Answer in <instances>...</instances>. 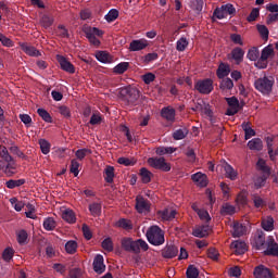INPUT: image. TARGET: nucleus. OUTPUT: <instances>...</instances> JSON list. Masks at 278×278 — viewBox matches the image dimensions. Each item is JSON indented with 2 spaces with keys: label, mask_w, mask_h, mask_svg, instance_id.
I'll return each instance as SVG.
<instances>
[{
  "label": "nucleus",
  "mask_w": 278,
  "mask_h": 278,
  "mask_svg": "<svg viewBox=\"0 0 278 278\" xmlns=\"http://www.w3.org/2000/svg\"><path fill=\"white\" fill-rule=\"evenodd\" d=\"M148 242H150L153 247H162L166 239L164 238V230L160 228V226H151L148 228L146 233Z\"/></svg>",
  "instance_id": "1"
},
{
  "label": "nucleus",
  "mask_w": 278,
  "mask_h": 278,
  "mask_svg": "<svg viewBox=\"0 0 278 278\" xmlns=\"http://www.w3.org/2000/svg\"><path fill=\"white\" fill-rule=\"evenodd\" d=\"M274 86L275 78L273 76H264L263 78H257L254 81V88L262 94H270V92H273Z\"/></svg>",
  "instance_id": "2"
},
{
  "label": "nucleus",
  "mask_w": 278,
  "mask_h": 278,
  "mask_svg": "<svg viewBox=\"0 0 278 278\" xmlns=\"http://www.w3.org/2000/svg\"><path fill=\"white\" fill-rule=\"evenodd\" d=\"M118 96L122 101H127V103H135L140 99V90L136 87L127 86L119 88Z\"/></svg>",
  "instance_id": "3"
},
{
  "label": "nucleus",
  "mask_w": 278,
  "mask_h": 278,
  "mask_svg": "<svg viewBox=\"0 0 278 278\" xmlns=\"http://www.w3.org/2000/svg\"><path fill=\"white\" fill-rule=\"evenodd\" d=\"M83 31L86 38L89 40L90 45H93V47L101 46V40H99V38L103 37V30L97 27L84 26Z\"/></svg>",
  "instance_id": "4"
},
{
  "label": "nucleus",
  "mask_w": 278,
  "mask_h": 278,
  "mask_svg": "<svg viewBox=\"0 0 278 278\" xmlns=\"http://www.w3.org/2000/svg\"><path fill=\"white\" fill-rule=\"evenodd\" d=\"M148 164L152 168L162 170L163 173H169L170 170V164L166 163V159L164 157H150L148 159Z\"/></svg>",
  "instance_id": "5"
},
{
  "label": "nucleus",
  "mask_w": 278,
  "mask_h": 278,
  "mask_svg": "<svg viewBox=\"0 0 278 278\" xmlns=\"http://www.w3.org/2000/svg\"><path fill=\"white\" fill-rule=\"evenodd\" d=\"M194 88L200 92V94H210L212 90H214V81L211 78L198 80Z\"/></svg>",
  "instance_id": "6"
},
{
  "label": "nucleus",
  "mask_w": 278,
  "mask_h": 278,
  "mask_svg": "<svg viewBox=\"0 0 278 278\" xmlns=\"http://www.w3.org/2000/svg\"><path fill=\"white\" fill-rule=\"evenodd\" d=\"M164 260H173L179 255V249L175 244H166L161 251Z\"/></svg>",
  "instance_id": "7"
},
{
  "label": "nucleus",
  "mask_w": 278,
  "mask_h": 278,
  "mask_svg": "<svg viewBox=\"0 0 278 278\" xmlns=\"http://www.w3.org/2000/svg\"><path fill=\"white\" fill-rule=\"evenodd\" d=\"M136 210L139 214H147V212L151 211V203L149 202V200L144 199L142 195H137Z\"/></svg>",
  "instance_id": "8"
},
{
  "label": "nucleus",
  "mask_w": 278,
  "mask_h": 278,
  "mask_svg": "<svg viewBox=\"0 0 278 278\" xmlns=\"http://www.w3.org/2000/svg\"><path fill=\"white\" fill-rule=\"evenodd\" d=\"M147 47H149V40H147L146 38L134 39L132 41H130L128 50L130 52L144 51Z\"/></svg>",
  "instance_id": "9"
},
{
  "label": "nucleus",
  "mask_w": 278,
  "mask_h": 278,
  "mask_svg": "<svg viewBox=\"0 0 278 278\" xmlns=\"http://www.w3.org/2000/svg\"><path fill=\"white\" fill-rule=\"evenodd\" d=\"M122 248L128 253H135V255L139 253L137 240L134 241L131 238L122 239Z\"/></svg>",
  "instance_id": "10"
},
{
  "label": "nucleus",
  "mask_w": 278,
  "mask_h": 278,
  "mask_svg": "<svg viewBox=\"0 0 278 278\" xmlns=\"http://www.w3.org/2000/svg\"><path fill=\"white\" fill-rule=\"evenodd\" d=\"M264 255H270L273 257H278V243L275 242V239L269 238L266 241V250L264 251Z\"/></svg>",
  "instance_id": "11"
},
{
  "label": "nucleus",
  "mask_w": 278,
  "mask_h": 278,
  "mask_svg": "<svg viewBox=\"0 0 278 278\" xmlns=\"http://www.w3.org/2000/svg\"><path fill=\"white\" fill-rule=\"evenodd\" d=\"M56 60L62 71H65V73H71L72 75L75 73V65L67 61L65 56L58 54Z\"/></svg>",
  "instance_id": "12"
},
{
  "label": "nucleus",
  "mask_w": 278,
  "mask_h": 278,
  "mask_svg": "<svg viewBox=\"0 0 278 278\" xmlns=\"http://www.w3.org/2000/svg\"><path fill=\"white\" fill-rule=\"evenodd\" d=\"M255 278H273V273L264 265H258L253 273Z\"/></svg>",
  "instance_id": "13"
},
{
  "label": "nucleus",
  "mask_w": 278,
  "mask_h": 278,
  "mask_svg": "<svg viewBox=\"0 0 278 278\" xmlns=\"http://www.w3.org/2000/svg\"><path fill=\"white\" fill-rule=\"evenodd\" d=\"M93 270L98 275L105 273V264L103 263V255L98 254L93 260Z\"/></svg>",
  "instance_id": "14"
},
{
  "label": "nucleus",
  "mask_w": 278,
  "mask_h": 278,
  "mask_svg": "<svg viewBox=\"0 0 278 278\" xmlns=\"http://www.w3.org/2000/svg\"><path fill=\"white\" fill-rule=\"evenodd\" d=\"M161 116L162 118H165V121H168V123H175V116H176L175 109L172 106L163 108L161 110Z\"/></svg>",
  "instance_id": "15"
},
{
  "label": "nucleus",
  "mask_w": 278,
  "mask_h": 278,
  "mask_svg": "<svg viewBox=\"0 0 278 278\" xmlns=\"http://www.w3.org/2000/svg\"><path fill=\"white\" fill-rule=\"evenodd\" d=\"M21 49L24 51V53H26V55H30V58H40V55H42L40 51L36 49V47L27 43H22Z\"/></svg>",
  "instance_id": "16"
},
{
  "label": "nucleus",
  "mask_w": 278,
  "mask_h": 278,
  "mask_svg": "<svg viewBox=\"0 0 278 278\" xmlns=\"http://www.w3.org/2000/svg\"><path fill=\"white\" fill-rule=\"evenodd\" d=\"M230 247L236 255H244L247 253V243L244 241H233Z\"/></svg>",
  "instance_id": "17"
},
{
  "label": "nucleus",
  "mask_w": 278,
  "mask_h": 278,
  "mask_svg": "<svg viewBox=\"0 0 278 278\" xmlns=\"http://www.w3.org/2000/svg\"><path fill=\"white\" fill-rule=\"evenodd\" d=\"M192 181L198 184L201 188H205L207 186V175L198 172L191 176Z\"/></svg>",
  "instance_id": "18"
},
{
  "label": "nucleus",
  "mask_w": 278,
  "mask_h": 278,
  "mask_svg": "<svg viewBox=\"0 0 278 278\" xmlns=\"http://www.w3.org/2000/svg\"><path fill=\"white\" fill-rule=\"evenodd\" d=\"M250 151H262L264 149V142L260 138H253L248 142Z\"/></svg>",
  "instance_id": "19"
},
{
  "label": "nucleus",
  "mask_w": 278,
  "mask_h": 278,
  "mask_svg": "<svg viewBox=\"0 0 278 278\" xmlns=\"http://www.w3.org/2000/svg\"><path fill=\"white\" fill-rule=\"evenodd\" d=\"M266 236L263 232H260L255 238H254V244L257 251H262L266 249Z\"/></svg>",
  "instance_id": "20"
},
{
  "label": "nucleus",
  "mask_w": 278,
  "mask_h": 278,
  "mask_svg": "<svg viewBox=\"0 0 278 278\" xmlns=\"http://www.w3.org/2000/svg\"><path fill=\"white\" fill-rule=\"evenodd\" d=\"M247 231V227H244L242 224L235 222L232 226V237L233 238H240L241 236H244V232Z\"/></svg>",
  "instance_id": "21"
},
{
  "label": "nucleus",
  "mask_w": 278,
  "mask_h": 278,
  "mask_svg": "<svg viewBox=\"0 0 278 278\" xmlns=\"http://www.w3.org/2000/svg\"><path fill=\"white\" fill-rule=\"evenodd\" d=\"M231 55H232V60H235L237 64H240L244 60V50H242V48L240 47H237L232 49Z\"/></svg>",
  "instance_id": "22"
},
{
  "label": "nucleus",
  "mask_w": 278,
  "mask_h": 278,
  "mask_svg": "<svg viewBox=\"0 0 278 278\" xmlns=\"http://www.w3.org/2000/svg\"><path fill=\"white\" fill-rule=\"evenodd\" d=\"M241 127L244 131V138L245 140H251V138H253V136H255V129L251 128V123L250 122H243L241 124Z\"/></svg>",
  "instance_id": "23"
},
{
  "label": "nucleus",
  "mask_w": 278,
  "mask_h": 278,
  "mask_svg": "<svg viewBox=\"0 0 278 278\" xmlns=\"http://www.w3.org/2000/svg\"><path fill=\"white\" fill-rule=\"evenodd\" d=\"M229 73H231V68L229 67V65H227L225 63L219 64V66L217 68L218 79H225V77H227V75H229Z\"/></svg>",
  "instance_id": "24"
},
{
  "label": "nucleus",
  "mask_w": 278,
  "mask_h": 278,
  "mask_svg": "<svg viewBox=\"0 0 278 278\" xmlns=\"http://www.w3.org/2000/svg\"><path fill=\"white\" fill-rule=\"evenodd\" d=\"M104 181L106 184H114V166L106 165L104 168Z\"/></svg>",
  "instance_id": "25"
},
{
  "label": "nucleus",
  "mask_w": 278,
  "mask_h": 278,
  "mask_svg": "<svg viewBox=\"0 0 278 278\" xmlns=\"http://www.w3.org/2000/svg\"><path fill=\"white\" fill-rule=\"evenodd\" d=\"M62 218L63 220L70 223L71 225L77 222V217L75 216V212H73V210H65L62 213Z\"/></svg>",
  "instance_id": "26"
},
{
  "label": "nucleus",
  "mask_w": 278,
  "mask_h": 278,
  "mask_svg": "<svg viewBox=\"0 0 278 278\" xmlns=\"http://www.w3.org/2000/svg\"><path fill=\"white\" fill-rule=\"evenodd\" d=\"M55 227H58V223H55L53 217H47L43 219V229H46V231H53Z\"/></svg>",
  "instance_id": "27"
},
{
  "label": "nucleus",
  "mask_w": 278,
  "mask_h": 278,
  "mask_svg": "<svg viewBox=\"0 0 278 278\" xmlns=\"http://www.w3.org/2000/svg\"><path fill=\"white\" fill-rule=\"evenodd\" d=\"M139 175L141 177L142 184H151V177H153V174L149 172V169L142 167L139 172Z\"/></svg>",
  "instance_id": "28"
},
{
  "label": "nucleus",
  "mask_w": 278,
  "mask_h": 278,
  "mask_svg": "<svg viewBox=\"0 0 278 278\" xmlns=\"http://www.w3.org/2000/svg\"><path fill=\"white\" fill-rule=\"evenodd\" d=\"M207 229H210V226H200L193 229L192 236L194 238H205L207 236Z\"/></svg>",
  "instance_id": "29"
},
{
  "label": "nucleus",
  "mask_w": 278,
  "mask_h": 278,
  "mask_svg": "<svg viewBox=\"0 0 278 278\" xmlns=\"http://www.w3.org/2000/svg\"><path fill=\"white\" fill-rule=\"evenodd\" d=\"M116 226L121 229H125L126 231H131V229H134V224L131 223V220L125 218H121L117 222Z\"/></svg>",
  "instance_id": "30"
},
{
  "label": "nucleus",
  "mask_w": 278,
  "mask_h": 278,
  "mask_svg": "<svg viewBox=\"0 0 278 278\" xmlns=\"http://www.w3.org/2000/svg\"><path fill=\"white\" fill-rule=\"evenodd\" d=\"M177 151V148L173 147H159L156 148V155H172V153H175Z\"/></svg>",
  "instance_id": "31"
},
{
  "label": "nucleus",
  "mask_w": 278,
  "mask_h": 278,
  "mask_svg": "<svg viewBox=\"0 0 278 278\" xmlns=\"http://www.w3.org/2000/svg\"><path fill=\"white\" fill-rule=\"evenodd\" d=\"M224 170L226 173V177L228 179H231V181H236V178L238 177V173H236V169L229 164H226L224 166Z\"/></svg>",
  "instance_id": "32"
},
{
  "label": "nucleus",
  "mask_w": 278,
  "mask_h": 278,
  "mask_svg": "<svg viewBox=\"0 0 278 278\" xmlns=\"http://www.w3.org/2000/svg\"><path fill=\"white\" fill-rule=\"evenodd\" d=\"M16 238H17L18 244L23 245V244H27V238H29V235L27 233V230L21 229L16 231Z\"/></svg>",
  "instance_id": "33"
},
{
  "label": "nucleus",
  "mask_w": 278,
  "mask_h": 278,
  "mask_svg": "<svg viewBox=\"0 0 278 278\" xmlns=\"http://www.w3.org/2000/svg\"><path fill=\"white\" fill-rule=\"evenodd\" d=\"M262 227L264 231H273V229H275V219H273V217H267L263 219Z\"/></svg>",
  "instance_id": "34"
},
{
  "label": "nucleus",
  "mask_w": 278,
  "mask_h": 278,
  "mask_svg": "<svg viewBox=\"0 0 278 278\" xmlns=\"http://www.w3.org/2000/svg\"><path fill=\"white\" fill-rule=\"evenodd\" d=\"M175 216H177V211L175 210L166 208L161 212V218H163V220H173Z\"/></svg>",
  "instance_id": "35"
},
{
  "label": "nucleus",
  "mask_w": 278,
  "mask_h": 278,
  "mask_svg": "<svg viewBox=\"0 0 278 278\" xmlns=\"http://www.w3.org/2000/svg\"><path fill=\"white\" fill-rule=\"evenodd\" d=\"M222 216H231L236 214V207L231 204H224L220 208Z\"/></svg>",
  "instance_id": "36"
},
{
  "label": "nucleus",
  "mask_w": 278,
  "mask_h": 278,
  "mask_svg": "<svg viewBox=\"0 0 278 278\" xmlns=\"http://www.w3.org/2000/svg\"><path fill=\"white\" fill-rule=\"evenodd\" d=\"M189 134L188 128H179L173 132L174 140H184Z\"/></svg>",
  "instance_id": "37"
},
{
  "label": "nucleus",
  "mask_w": 278,
  "mask_h": 278,
  "mask_svg": "<svg viewBox=\"0 0 278 278\" xmlns=\"http://www.w3.org/2000/svg\"><path fill=\"white\" fill-rule=\"evenodd\" d=\"M53 16L50 15H42L40 18V25L43 27V29H49L53 25Z\"/></svg>",
  "instance_id": "38"
},
{
  "label": "nucleus",
  "mask_w": 278,
  "mask_h": 278,
  "mask_svg": "<svg viewBox=\"0 0 278 278\" xmlns=\"http://www.w3.org/2000/svg\"><path fill=\"white\" fill-rule=\"evenodd\" d=\"M274 53V49H273V46H267L265 47L262 52H261V62H265L267 61L268 62V58H270V55H273Z\"/></svg>",
  "instance_id": "39"
},
{
  "label": "nucleus",
  "mask_w": 278,
  "mask_h": 278,
  "mask_svg": "<svg viewBox=\"0 0 278 278\" xmlns=\"http://www.w3.org/2000/svg\"><path fill=\"white\" fill-rule=\"evenodd\" d=\"M39 146L43 155H49V153H51V143H49L47 139H39Z\"/></svg>",
  "instance_id": "40"
},
{
  "label": "nucleus",
  "mask_w": 278,
  "mask_h": 278,
  "mask_svg": "<svg viewBox=\"0 0 278 278\" xmlns=\"http://www.w3.org/2000/svg\"><path fill=\"white\" fill-rule=\"evenodd\" d=\"M65 251L70 255H74V253H77V243L75 240H70L65 243Z\"/></svg>",
  "instance_id": "41"
},
{
  "label": "nucleus",
  "mask_w": 278,
  "mask_h": 278,
  "mask_svg": "<svg viewBox=\"0 0 278 278\" xmlns=\"http://www.w3.org/2000/svg\"><path fill=\"white\" fill-rule=\"evenodd\" d=\"M91 216H101V203L93 202L89 205Z\"/></svg>",
  "instance_id": "42"
},
{
  "label": "nucleus",
  "mask_w": 278,
  "mask_h": 278,
  "mask_svg": "<svg viewBox=\"0 0 278 278\" xmlns=\"http://www.w3.org/2000/svg\"><path fill=\"white\" fill-rule=\"evenodd\" d=\"M96 59L98 60V62H102V64H108V62H110V53L105 52V51H99L96 53Z\"/></svg>",
  "instance_id": "43"
},
{
  "label": "nucleus",
  "mask_w": 278,
  "mask_h": 278,
  "mask_svg": "<svg viewBox=\"0 0 278 278\" xmlns=\"http://www.w3.org/2000/svg\"><path fill=\"white\" fill-rule=\"evenodd\" d=\"M129 68V63L127 62H122V63H118L113 72L116 74V75H123V73H125L127 70Z\"/></svg>",
  "instance_id": "44"
},
{
  "label": "nucleus",
  "mask_w": 278,
  "mask_h": 278,
  "mask_svg": "<svg viewBox=\"0 0 278 278\" xmlns=\"http://www.w3.org/2000/svg\"><path fill=\"white\" fill-rule=\"evenodd\" d=\"M257 31L263 40H268V36L270 31L268 30V27L266 25H256Z\"/></svg>",
  "instance_id": "45"
},
{
  "label": "nucleus",
  "mask_w": 278,
  "mask_h": 278,
  "mask_svg": "<svg viewBox=\"0 0 278 278\" xmlns=\"http://www.w3.org/2000/svg\"><path fill=\"white\" fill-rule=\"evenodd\" d=\"M220 90L233 89V80L231 78H223L219 85Z\"/></svg>",
  "instance_id": "46"
},
{
  "label": "nucleus",
  "mask_w": 278,
  "mask_h": 278,
  "mask_svg": "<svg viewBox=\"0 0 278 278\" xmlns=\"http://www.w3.org/2000/svg\"><path fill=\"white\" fill-rule=\"evenodd\" d=\"M189 5L194 12L199 13L203 11V0H190Z\"/></svg>",
  "instance_id": "47"
},
{
  "label": "nucleus",
  "mask_w": 278,
  "mask_h": 278,
  "mask_svg": "<svg viewBox=\"0 0 278 278\" xmlns=\"http://www.w3.org/2000/svg\"><path fill=\"white\" fill-rule=\"evenodd\" d=\"M106 23H114L118 18V10L111 9L109 13L104 16Z\"/></svg>",
  "instance_id": "48"
},
{
  "label": "nucleus",
  "mask_w": 278,
  "mask_h": 278,
  "mask_svg": "<svg viewBox=\"0 0 278 278\" xmlns=\"http://www.w3.org/2000/svg\"><path fill=\"white\" fill-rule=\"evenodd\" d=\"M79 162L76 159H73L71 161V165H70V173H72L74 175V177H78L79 175Z\"/></svg>",
  "instance_id": "49"
},
{
  "label": "nucleus",
  "mask_w": 278,
  "mask_h": 278,
  "mask_svg": "<svg viewBox=\"0 0 278 278\" xmlns=\"http://www.w3.org/2000/svg\"><path fill=\"white\" fill-rule=\"evenodd\" d=\"M252 201L254 203V207H256L257 210H260V207H265L266 205V201L257 194H252Z\"/></svg>",
  "instance_id": "50"
},
{
  "label": "nucleus",
  "mask_w": 278,
  "mask_h": 278,
  "mask_svg": "<svg viewBox=\"0 0 278 278\" xmlns=\"http://www.w3.org/2000/svg\"><path fill=\"white\" fill-rule=\"evenodd\" d=\"M90 154H92V150H90L88 148H83L75 152V156L77 157V160H80V161Z\"/></svg>",
  "instance_id": "51"
},
{
  "label": "nucleus",
  "mask_w": 278,
  "mask_h": 278,
  "mask_svg": "<svg viewBox=\"0 0 278 278\" xmlns=\"http://www.w3.org/2000/svg\"><path fill=\"white\" fill-rule=\"evenodd\" d=\"M185 155L188 160V162H190V164H194L197 162V153L194 152V149L192 148H187Z\"/></svg>",
  "instance_id": "52"
},
{
  "label": "nucleus",
  "mask_w": 278,
  "mask_h": 278,
  "mask_svg": "<svg viewBox=\"0 0 278 278\" xmlns=\"http://www.w3.org/2000/svg\"><path fill=\"white\" fill-rule=\"evenodd\" d=\"M37 114H39L40 118H42L45 123H52L53 121V118L51 117V114H49L45 109H38Z\"/></svg>",
  "instance_id": "53"
},
{
  "label": "nucleus",
  "mask_w": 278,
  "mask_h": 278,
  "mask_svg": "<svg viewBox=\"0 0 278 278\" xmlns=\"http://www.w3.org/2000/svg\"><path fill=\"white\" fill-rule=\"evenodd\" d=\"M0 157L4 160V162H12V155H10V152H8V148L5 146H0Z\"/></svg>",
  "instance_id": "54"
},
{
  "label": "nucleus",
  "mask_w": 278,
  "mask_h": 278,
  "mask_svg": "<svg viewBox=\"0 0 278 278\" xmlns=\"http://www.w3.org/2000/svg\"><path fill=\"white\" fill-rule=\"evenodd\" d=\"M186 275L187 278H199V269L194 265H189Z\"/></svg>",
  "instance_id": "55"
},
{
  "label": "nucleus",
  "mask_w": 278,
  "mask_h": 278,
  "mask_svg": "<svg viewBox=\"0 0 278 278\" xmlns=\"http://www.w3.org/2000/svg\"><path fill=\"white\" fill-rule=\"evenodd\" d=\"M222 10H224L226 16H233L236 14V7L231 3L223 4Z\"/></svg>",
  "instance_id": "56"
},
{
  "label": "nucleus",
  "mask_w": 278,
  "mask_h": 278,
  "mask_svg": "<svg viewBox=\"0 0 278 278\" xmlns=\"http://www.w3.org/2000/svg\"><path fill=\"white\" fill-rule=\"evenodd\" d=\"M256 166L258 170L264 173L263 175H270V168L266 166V162L264 160L260 159L256 163Z\"/></svg>",
  "instance_id": "57"
},
{
  "label": "nucleus",
  "mask_w": 278,
  "mask_h": 278,
  "mask_svg": "<svg viewBox=\"0 0 278 278\" xmlns=\"http://www.w3.org/2000/svg\"><path fill=\"white\" fill-rule=\"evenodd\" d=\"M266 179H268V175L263 174L262 176H258L255 180H254V186L255 188L260 189V188H264L265 184H266Z\"/></svg>",
  "instance_id": "58"
},
{
  "label": "nucleus",
  "mask_w": 278,
  "mask_h": 278,
  "mask_svg": "<svg viewBox=\"0 0 278 278\" xmlns=\"http://www.w3.org/2000/svg\"><path fill=\"white\" fill-rule=\"evenodd\" d=\"M248 60H251V62H255L257 58H260V50L257 48H252L248 51L247 54Z\"/></svg>",
  "instance_id": "59"
},
{
  "label": "nucleus",
  "mask_w": 278,
  "mask_h": 278,
  "mask_svg": "<svg viewBox=\"0 0 278 278\" xmlns=\"http://www.w3.org/2000/svg\"><path fill=\"white\" fill-rule=\"evenodd\" d=\"M11 205L14 207L15 212H21L25 207V203L18 201L16 198L10 199Z\"/></svg>",
  "instance_id": "60"
},
{
  "label": "nucleus",
  "mask_w": 278,
  "mask_h": 278,
  "mask_svg": "<svg viewBox=\"0 0 278 278\" xmlns=\"http://www.w3.org/2000/svg\"><path fill=\"white\" fill-rule=\"evenodd\" d=\"M160 58L156 52L148 53L144 56H142V62L144 64H151V62H155Z\"/></svg>",
  "instance_id": "61"
},
{
  "label": "nucleus",
  "mask_w": 278,
  "mask_h": 278,
  "mask_svg": "<svg viewBox=\"0 0 278 278\" xmlns=\"http://www.w3.org/2000/svg\"><path fill=\"white\" fill-rule=\"evenodd\" d=\"M14 257V249L5 248L2 253V258L4 262H10Z\"/></svg>",
  "instance_id": "62"
},
{
  "label": "nucleus",
  "mask_w": 278,
  "mask_h": 278,
  "mask_svg": "<svg viewBox=\"0 0 278 278\" xmlns=\"http://www.w3.org/2000/svg\"><path fill=\"white\" fill-rule=\"evenodd\" d=\"M188 39L186 37H181L177 42H176V49L178 51H184L185 49L188 48Z\"/></svg>",
  "instance_id": "63"
},
{
  "label": "nucleus",
  "mask_w": 278,
  "mask_h": 278,
  "mask_svg": "<svg viewBox=\"0 0 278 278\" xmlns=\"http://www.w3.org/2000/svg\"><path fill=\"white\" fill-rule=\"evenodd\" d=\"M102 249H104V251H108L109 253H111V251H114V243L112 242L111 238H106L102 241Z\"/></svg>",
  "instance_id": "64"
}]
</instances>
